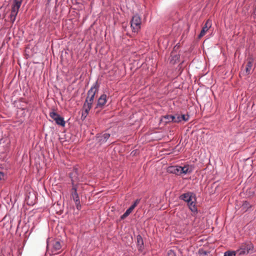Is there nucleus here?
Here are the masks:
<instances>
[{"label":"nucleus","instance_id":"obj_8","mask_svg":"<svg viewBox=\"0 0 256 256\" xmlns=\"http://www.w3.org/2000/svg\"><path fill=\"white\" fill-rule=\"evenodd\" d=\"M110 136V134L108 133H102L97 134L96 136V140L100 144L106 142Z\"/></svg>","mask_w":256,"mask_h":256},{"label":"nucleus","instance_id":"obj_13","mask_svg":"<svg viewBox=\"0 0 256 256\" xmlns=\"http://www.w3.org/2000/svg\"><path fill=\"white\" fill-rule=\"evenodd\" d=\"M211 22L209 20H207L205 23L204 26H203L200 34L198 35V38H200L202 37L206 34V32L208 30L209 28L211 26Z\"/></svg>","mask_w":256,"mask_h":256},{"label":"nucleus","instance_id":"obj_17","mask_svg":"<svg viewBox=\"0 0 256 256\" xmlns=\"http://www.w3.org/2000/svg\"><path fill=\"white\" fill-rule=\"evenodd\" d=\"M136 240H137L138 246V250H142V248H143V246H144V240H143V239H142V237L141 236H140V235L137 236Z\"/></svg>","mask_w":256,"mask_h":256},{"label":"nucleus","instance_id":"obj_26","mask_svg":"<svg viewBox=\"0 0 256 256\" xmlns=\"http://www.w3.org/2000/svg\"><path fill=\"white\" fill-rule=\"evenodd\" d=\"M168 256H176V255L174 250H170L168 252Z\"/></svg>","mask_w":256,"mask_h":256},{"label":"nucleus","instance_id":"obj_4","mask_svg":"<svg viewBox=\"0 0 256 256\" xmlns=\"http://www.w3.org/2000/svg\"><path fill=\"white\" fill-rule=\"evenodd\" d=\"M141 24L140 16L138 14L134 15L130 20V26L132 32H138L141 28Z\"/></svg>","mask_w":256,"mask_h":256},{"label":"nucleus","instance_id":"obj_20","mask_svg":"<svg viewBox=\"0 0 256 256\" xmlns=\"http://www.w3.org/2000/svg\"><path fill=\"white\" fill-rule=\"evenodd\" d=\"M250 207H251V205L247 201L244 202L243 204H242V209L243 210H244V211H246Z\"/></svg>","mask_w":256,"mask_h":256},{"label":"nucleus","instance_id":"obj_15","mask_svg":"<svg viewBox=\"0 0 256 256\" xmlns=\"http://www.w3.org/2000/svg\"><path fill=\"white\" fill-rule=\"evenodd\" d=\"M18 11L19 9L12 7V10L10 14V21L12 23H14Z\"/></svg>","mask_w":256,"mask_h":256},{"label":"nucleus","instance_id":"obj_29","mask_svg":"<svg viewBox=\"0 0 256 256\" xmlns=\"http://www.w3.org/2000/svg\"><path fill=\"white\" fill-rule=\"evenodd\" d=\"M252 14L254 15V18H256V4L254 6V8Z\"/></svg>","mask_w":256,"mask_h":256},{"label":"nucleus","instance_id":"obj_24","mask_svg":"<svg viewBox=\"0 0 256 256\" xmlns=\"http://www.w3.org/2000/svg\"><path fill=\"white\" fill-rule=\"evenodd\" d=\"M182 120V118H180V116H174V122H179Z\"/></svg>","mask_w":256,"mask_h":256},{"label":"nucleus","instance_id":"obj_16","mask_svg":"<svg viewBox=\"0 0 256 256\" xmlns=\"http://www.w3.org/2000/svg\"><path fill=\"white\" fill-rule=\"evenodd\" d=\"M252 66V60H249L246 65V69H245V74L248 75L250 74Z\"/></svg>","mask_w":256,"mask_h":256},{"label":"nucleus","instance_id":"obj_18","mask_svg":"<svg viewBox=\"0 0 256 256\" xmlns=\"http://www.w3.org/2000/svg\"><path fill=\"white\" fill-rule=\"evenodd\" d=\"M22 0H13L12 7L17 9H20L21 6Z\"/></svg>","mask_w":256,"mask_h":256},{"label":"nucleus","instance_id":"obj_28","mask_svg":"<svg viewBox=\"0 0 256 256\" xmlns=\"http://www.w3.org/2000/svg\"><path fill=\"white\" fill-rule=\"evenodd\" d=\"M4 142V140H3V139H2H2H0V152H3V151H2V150H1V148H2V144H3Z\"/></svg>","mask_w":256,"mask_h":256},{"label":"nucleus","instance_id":"obj_1","mask_svg":"<svg viewBox=\"0 0 256 256\" xmlns=\"http://www.w3.org/2000/svg\"><path fill=\"white\" fill-rule=\"evenodd\" d=\"M99 87L100 85L96 81L88 90V96L82 106L81 118L82 120H84L86 118L90 110L92 108L95 94L98 92Z\"/></svg>","mask_w":256,"mask_h":256},{"label":"nucleus","instance_id":"obj_5","mask_svg":"<svg viewBox=\"0 0 256 256\" xmlns=\"http://www.w3.org/2000/svg\"><path fill=\"white\" fill-rule=\"evenodd\" d=\"M51 254L54 255L60 252L62 248L61 242L58 240H52V242Z\"/></svg>","mask_w":256,"mask_h":256},{"label":"nucleus","instance_id":"obj_22","mask_svg":"<svg viewBox=\"0 0 256 256\" xmlns=\"http://www.w3.org/2000/svg\"><path fill=\"white\" fill-rule=\"evenodd\" d=\"M7 176L6 173L0 171V180H4L6 179Z\"/></svg>","mask_w":256,"mask_h":256},{"label":"nucleus","instance_id":"obj_3","mask_svg":"<svg viewBox=\"0 0 256 256\" xmlns=\"http://www.w3.org/2000/svg\"><path fill=\"white\" fill-rule=\"evenodd\" d=\"M254 247L250 241H246L242 243L236 250L237 256H243L254 252Z\"/></svg>","mask_w":256,"mask_h":256},{"label":"nucleus","instance_id":"obj_19","mask_svg":"<svg viewBox=\"0 0 256 256\" xmlns=\"http://www.w3.org/2000/svg\"><path fill=\"white\" fill-rule=\"evenodd\" d=\"M164 119L166 120V122H174V116L173 115H166L164 117Z\"/></svg>","mask_w":256,"mask_h":256},{"label":"nucleus","instance_id":"obj_25","mask_svg":"<svg viewBox=\"0 0 256 256\" xmlns=\"http://www.w3.org/2000/svg\"><path fill=\"white\" fill-rule=\"evenodd\" d=\"M180 118H182V120L185 121V122H186L189 119V116L188 115H184V114H182V116H180Z\"/></svg>","mask_w":256,"mask_h":256},{"label":"nucleus","instance_id":"obj_10","mask_svg":"<svg viewBox=\"0 0 256 256\" xmlns=\"http://www.w3.org/2000/svg\"><path fill=\"white\" fill-rule=\"evenodd\" d=\"M106 98L107 96L106 94H102L101 95L98 100L96 108H102L107 102Z\"/></svg>","mask_w":256,"mask_h":256},{"label":"nucleus","instance_id":"obj_23","mask_svg":"<svg viewBox=\"0 0 256 256\" xmlns=\"http://www.w3.org/2000/svg\"><path fill=\"white\" fill-rule=\"evenodd\" d=\"M74 202H75V204H76V209L78 210H80V208H81V205H80V200H78L76 201H74Z\"/></svg>","mask_w":256,"mask_h":256},{"label":"nucleus","instance_id":"obj_12","mask_svg":"<svg viewBox=\"0 0 256 256\" xmlns=\"http://www.w3.org/2000/svg\"><path fill=\"white\" fill-rule=\"evenodd\" d=\"M77 185L72 186V188L70 190L71 198L74 201H76L80 200L78 194L77 192Z\"/></svg>","mask_w":256,"mask_h":256},{"label":"nucleus","instance_id":"obj_9","mask_svg":"<svg viewBox=\"0 0 256 256\" xmlns=\"http://www.w3.org/2000/svg\"><path fill=\"white\" fill-rule=\"evenodd\" d=\"M70 176L71 179L72 186L76 185V184H74V182L80 180V178L78 177V172L77 168H74L72 172L70 174Z\"/></svg>","mask_w":256,"mask_h":256},{"label":"nucleus","instance_id":"obj_11","mask_svg":"<svg viewBox=\"0 0 256 256\" xmlns=\"http://www.w3.org/2000/svg\"><path fill=\"white\" fill-rule=\"evenodd\" d=\"M168 172L176 175H180V166H169L168 168Z\"/></svg>","mask_w":256,"mask_h":256},{"label":"nucleus","instance_id":"obj_30","mask_svg":"<svg viewBox=\"0 0 256 256\" xmlns=\"http://www.w3.org/2000/svg\"><path fill=\"white\" fill-rule=\"evenodd\" d=\"M50 244H48V246H47V248H48V249H49V248H50Z\"/></svg>","mask_w":256,"mask_h":256},{"label":"nucleus","instance_id":"obj_21","mask_svg":"<svg viewBox=\"0 0 256 256\" xmlns=\"http://www.w3.org/2000/svg\"><path fill=\"white\" fill-rule=\"evenodd\" d=\"M224 256H237V252L236 251H227L224 252Z\"/></svg>","mask_w":256,"mask_h":256},{"label":"nucleus","instance_id":"obj_2","mask_svg":"<svg viewBox=\"0 0 256 256\" xmlns=\"http://www.w3.org/2000/svg\"><path fill=\"white\" fill-rule=\"evenodd\" d=\"M181 200L186 202L190 210L193 212H196L198 210L196 206V194L192 192H188L181 194L180 196Z\"/></svg>","mask_w":256,"mask_h":256},{"label":"nucleus","instance_id":"obj_6","mask_svg":"<svg viewBox=\"0 0 256 256\" xmlns=\"http://www.w3.org/2000/svg\"><path fill=\"white\" fill-rule=\"evenodd\" d=\"M50 117L52 118L58 125L64 126H65V121L64 118L60 116V114L54 112H52L50 113Z\"/></svg>","mask_w":256,"mask_h":256},{"label":"nucleus","instance_id":"obj_27","mask_svg":"<svg viewBox=\"0 0 256 256\" xmlns=\"http://www.w3.org/2000/svg\"><path fill=\"white\" fill-rule=\"evenodd\" d=\"M199 253L202 254H204V256H206L208 254V252L206 250H204L202 249L199 250Z\"/></svg>","mask_w":256,"mask_h":256},{"label":"nucleus","instance_id":"obj_7","mask_svg":"<svg viewBox=\"0 0 256 256\" xmlns=\"http://www.w3.org/2000/svg\"><path fill=\"white\" fill-rule=\"evenodd\" d=\"M140 199H136L133 204L125 212L120 216L121 220H124L134 210V209L136 206L140 203Z\"/></svg>","mask_w":256,"mask_h":256},{"label":"nucleus","instance_id":"obj_14","mask_svg":"<svg viewBox=\"0 0 256 256\" xmlns=\"http://www.w3.org/2000/svg\"><path fill=\"white\" fill-rule=\"evenodd\" d=\"M193 170V168L190 165H186L184 166H180V174H190Z\"/></svg>","mask_w":256,"mask_h":256}]
</instances>
